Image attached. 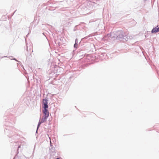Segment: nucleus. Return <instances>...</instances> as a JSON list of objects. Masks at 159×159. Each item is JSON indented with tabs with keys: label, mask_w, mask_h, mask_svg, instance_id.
I'll return each instance as SVG.
<instances>
[{
	"label": "nucleus",
	"mask_w": 159,
	"mask_h": 159,
	"mask_svg": "<svg viewBox=\"0 0 159 159\" xmlns=\"http://www.w3.org/2000/svg\"><path fill=\"white\" fill-rule=\"evenodd\" d=\"M118 40H125L127 41L128 40L131 39L133 38L132 36L128 35L127 33H125L122 31H118Z\"/></svg>",
	"instance_id": "f257e3e1"
},
{
	"label": "nucleus",
	"mask_w": 159,
	"mask_h": 159,
	"mask_svg": "<svg viewBox=\"0 0 159 159\" xmlns=\"http://www.w3.org/2000/svg\"><path fill=\"white\" fill-rule=\"evenodd\" d=\"M48 99L47 96L45 98L43 99V108H48Z\"/></svg>",
	"instance_id": "f03ea898"
},
{
	"label": "nucleus",
	"mask_w": 159,
	"mask_h": 159,
	"mask_svg": "<svg viewBox=\"0 0 159 159\" xmlns=\"http://www.w3.org/2000/svg\"><path fill=\"white\" fill-rule=\"evenodd\" d=\"M118 31L113 32L111 33L110 36L112 38H114V39L118 40Z\"/></svg>",
	"instance_id": "7ed1b4c3"
},
{
	"label": "nucleus",
	"mask_w": 159,
	"mask_h": 159,
	"mask_svg": "<svg viewBox=\"0 0 159 159\" xmlns=\"http://www.w3.org/2000/svg\"><path fill=\"white\" fill-rule=\"evenodd\" d=\"M44 109L43 111V113L44 114V116L48 117L49 116V112L48 110V108H43Z\"/></svg>",
	"instance_id": "20e7f679"
},
{
	"label": "nucleus",
	"mask_w": 159,
	"mask_h": 159,
	"mask_svg": "<svg viewBox=\"0 0 159 159\" xmlns=\"http://www.w3.org/2000/svg\"><path fill=\"white\" fill-rule=\"evenodd\" d=\"M159 32V27L158 26L153 28L151 31L152 34L155 33Z\"/></svg>",
	"instance_id": "39448f33"
},
{
	"label": "nucleus",
	"mask_w": 159,
	"mask_h": 159,
	"mask_svg": "<svg viewBox=\"0 0 159 159\" xmlns=\"http://www.w3.org/2000/svg\"><path fill=\"white\" fill-rule=\"evenodd\" d=\"M29 50L27 48V53H26V59L27 58L30 59L31 58V57H32V56H31V49H29Z\"/></svg>",
	"instance_id": "423d86ee"
},
{
	"label": "nucleus",
	"mask_w": 159,
	"mask_h": 159,
	"mask_svg": "<svg viewBox=\"0 0 159 159\" xmlns=\"http://www.w3.org/2000/svg\"><path fill=\"white\" fill-rule=\"evenodd\" d=\"M52 143H50V147L49 148V149L51 152H55V148L53 147H52Z\"/></svg>",
	"instance_id": "0eeeda50"
},
{
	"label": "nucleus",
	"mask_w": 159,
	"mask_h": 159,
	"mask_svg": "<svg viewBox=\"0 0 159 159\" xmlns=\"http://www.w3.org/2000/svg\"><path fill=\"white\" fill-rule=\"evenodd\" d=\"M48 117H47L45 116H43L41 119V121H42V122H44L45 121L47 120Z\"/></svg>",
	"instance_id": "6e6552de"
},
{
	"label": "nucleus",
	"mask_w": 159,
	"mask_h": 159,
	"mask_svg": "<svg viewBox=\"0 0 159 159\" xmlns=\"http://www.w3.org/2000/svg\"><path fill=\"white\" fill-rule=\"evenodd\" d=\"M14 144H15V145L16 146V148H19L20 147V145H16V144H17V143L16 142H15ZM18 149H17L16 151H17V152H18Z\"/></svg>",
	"instance_id": "1a4fd4ad"
},
{
	"label": "nucleus",
	"mask_w": 159,
	"mask_h": 159,
	"mask_svg": "<svg viewBox=\"0 0 159 159\" xmlns=\"http://www.w3.org/2000/svg\"><path fill=\"white\" fill-rule=\"evenodd\" d=\"M43 122H42V121L40 120L39 121V122L38 125H37V129H38L40 125H41L42 123H43Z\"/></svg>",
	"instance_id": "9d476101"
},
{
	"label": "nucleus",
	"mask_w": 159,
	"mask_h": 159,
	"mask_svg": "<svg viewBox=\"0 0 159 159\" xmlns=\"http://www.w3.org/2000/svg\"><path fill=\"white\" fill-rule=\"evenodd\" d=\"M78 43H75L74 44V49L75 50H76L78 47Z\"/></svg>",
	"instance_id": "9b49d317"
},
{
	"label": "nucleus",
	"mask_w": 159,
	"mask_h": 159,
	"mask_svg": "<svg viewBox=\"0 0 159 159\" xmlns=\"http://www.w3.org/2000/svg\"><path fill=\"white\" fill-rule=\"evenodd\" d=\"M9 131V129L6 128V130H4L6 134H8L9 133L8 131Z\"/></svg>",
	"instance_id": "f8f14e48"
},
{
	"label": "nucleus",
	"mask_w": 159,
	"mask_h": 159,
	"mask_svg": "<svg viewBox=\"0 0 159 159\" xmlns=\"http://www.w3.org/2000/svg\"><path fill=\"white\" fill-rule=\"evenodd\" d=\"M43 34L44 35V36H45V39L47 41H48V39H47V38L46 36V35L45 34V33H44L43 32Z\"/></svg>",
	"instance_id": "ddd939ff"
},
{
	"label": "nucleus",
	"mask_w": 159,
	"mask_h": 159,
	"mask_svg": "<svg viewBox=\"0 0 159 159\" xmlns=\"http://www.w3.org/2000/svg\"><path fill=\"white\" fill-rule=\"evenodd\" d=\"M78 39H75V43H78Z\"/></svg>",
	"instance_id": "4468645a"
},
{
	"label": "nucleus",
	"mask_w": 159,
	"mask_h": 159,
	"mask_svg": "<svg viewBox=\"0 0 159 159\" xmlns=\"http://www.w3.org/2000/svg\"><path fill=\"white\" fill-rule=\"evenodd\" d=\"M13 59L15 60L16 61H18L15 58H13Z\"/></svg>",
	"instance_id": "2eb2a0df"
},
{
	"label": "nucleus",
	"mask_w": 159,
	"mask_h": 159,
	"mask_svg": "<svg viewBox=\"0 0 159 159\" xmlns=\"http://www.w3.org/2000/svg\"><path fill=\"white\" fill-rule=\"evenodd\" d=\"M38 129H37V130H36V133H38Z\"/></svg>",
	"instance_id": "dca6fc26"
},
{
	"label": "nucleus",
	"mask_w": 159,
	"mask_h": 159,
	"mask_svg": "<svg viewBox=\"0 0 159 159\" xmlns=\"http://www.w3.org/2000/svg\"><path fill=\"white\" fill-rule=\"evenodd\" d=\"M12 137H13V138H14V136H11Z\"/></svg>",
	"instance_id": "f3484780"
},
{
	"label": "nucleus",
	"mask_w": 159,
	"mask_h": 159,
	"mask_svg": "<svg viewBox=\"0 0 159 159\" xmlns=\"http://www.w3.org/2000/svg\"><path fill=\"white\" fill-rule=\"evenodd\" d=\"M30 33V32H29L28 33V34H29V33Z\"/></svg>",
	"instance_id": "a211bd4d"
}]
</instances>
